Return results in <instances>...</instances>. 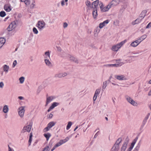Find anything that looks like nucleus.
<instances>
[{
  "mask_svg": "<svg viewBox=\"0 0 151 151\" xmlns=\"http://www.w3.org/2000/svg\"><path fill=\"white\" fill-rule=\"evenodd\" d=\"M68 26V24L66 22H64L63 24V27L64 28H66Z\"/></svg>",
  "mask_w": 151,
  "mask_h": 151,
  "instance_id": "nucleus-51",
  "label": "nucleus"
},
{
  "mask_svg": "<svg viewBox=\"0 0 151 151\" xmlns=\"http://www.w3.org/2000/svg\"><path fill=\"white\" fill-rule=\"evenodd\" d=\"M108 83V81H106L103 83L102 85V89H104L107 86Z\"/></svg>",
  "mask_w": 151,
  "mask_h": 151,
  "instance_id": "nucleus-39",
  "label": "nucleus"
},
{
  "mask_svg": "<svg viewBox=\"0 0 151 151\" xmlns=\"http://www.w3.org/2000/svg\"><path fill=\"white\" fill-rule=\"evenodd\" d=\"M99 0H96V1H93V6H94L93 9H97V6L100 3L99 2Z\"/></svg>",
  "mask_w": 151,
  "mask_h": 151,
  "instance_id": "nucleus-28",
  "label": "nucleus"
},
{
  "mask_svg": "<svg viewBox=\"0 0 151 151\" xmlns=\"http://www.w3.org/2000/svg\"><path fill=\"white\" fill-rule=\"evenodd\" d=\"M114 78L118 80H123L127 79L126 77L123 75H115Z\"/></svg>",
  "mask_w": 151,
  "mask_h": 151,
  "instance_id": "nucleus-16",
  "label": "nucleus"
},
{
  "mask_svg": "<svg viewBox=\"0 0 151 151\" xmlns=\"http://www.w3.org/2000/svg\"><path fill=\"white\" fill-rule=\"evenodd\" d=\"M18 98L20 100H23L24 99V97L22 96H19L18 97Z\"/></svg>",
  "mask_w": 151,
  "mask_h": 151,
  "instance_id": "nucleus-57",
  "label": "nucleus"
},
{
  "mask_svg": "<svg viewBox=\"0 0 151 151\" xmlns=\"http://www.w3.org/2000/svg\"><path fill=\"white\" fill-rule=\"evenodd\" d=\"M35 0H33L31 2L29 7L30 9H33L35 8Z\"/></svg>",
  "mask_w": 151,
  "mask_h": 151,
  "instance_id": "nucleus-25",
  "label": "nucleus"
},
{
  "mask_svg": "<svg viewBox=\"0 0 151 151\" xmlns=\"http://www.w3.org/2000/svg\"><path fill=\"white\" fill-rule=\"evenodd\" d=\"M17 24V21H14L12 22L7 28L8 31H10L13 30L16 27Z\"/></svg>",
  "mask_w": 151,
  "mask_h": 151,
  "instance_id": "nucleus-7",
  "label": "nucleus"
},
{
  "mask_svg": "<svg viewBox=\"0 0 151 151\" xmlns=\"http://www.w3.org/2000/svg\"><path fill=\"white\" fill-rule=\"evenodd\" d=\"M55 98L54 96H47L46 98V103L45 106H46L47 105L50 103Z\"/></svg>",
  "mask_w": 151,
  "mask_h": 151,
  "instance_id": "nucleus-10",
  "label": "nucleus"
},
{
  "mask_svg": "<svg viewBox=\"0 0 151 151\" xmlns=\"http://www.w3.org/2000/svg\"><path fill=\"white\" fill-rule=\"evenodd\" d=\"M126 8V7H122V8L120 10V11L122 10H124Z\"/></svg>",
  "mask_w": 151,
  "mask_h": 151,
  "instance_id": "nucleus-64",
  "label": "nucleus"
},
{
  "mask_svg": "<svg viewBox=\"0 0 151 151\" xmlns=\"http://www.w3.org/2000/svg\"><path fill=\"white\" fill-rule=\"evenodd\" d=\"M100 31V30L98 28H97L96 29H95L94 31V35H97L99 33V32Z\"/></svg>",
  "mask_w": 151,
  "mask_h": 151,
  "instance_id": "nucleus-46",
  "label": "nucleus"
},
{
  "mask_svg": "<svg viewBox=\"0 0 151 151\" xmlns=\"http://www.w3.org/2000/svg\"><path fill=\"white\" fill-rule=\"evenodd\" d=\"M109 21L108 20H106L103 22H101L100 23L99 26V27L100 29L103 28V27L107 25L109 22Z\"/></svg>",
  "mask_w": 151,
  "mask_h": 151,
  "instance_id": "nucleus-19",
  "label": "nucleus"
},
{
  "mask_svg": "<svg viewBox=\"0 0 151 151\" xmlns=\"http://www.w3.org/2000/svg\"><path fill=\"white\" fill-rule=\"evenodd\" d=\"M33 32L34 33L37 34L38 33V31L35 27H34L33 29Z\"/></svg>",
  "mask_w": 151,
  "mask_h": 151,
  "instance_id": "nucleus-48",
  "label": "nucleus"
},
{
  "mask_svg": "<svg viewBox=\"0 0 151 151\" xmlns=\"http://www.w3.org/2000/svg\"><path fill=\"white\" fill-rule=\"evenodd\" d=\"M99 6L101 11L102 12H108L111 8L109 4L106 6H104L103 3L101 2H100V3L99 4Z\"/></svg>",
  "mask_w": 151,
  "mask_h": 151,
  "instance_id": "nucleus-3",
  "label": "nucleus"
},
{
  "mask_svg": "<svg viewBox=\"0 0 151 151\" xmlns=\"http://www.w3.org/2000/svg\"><path fill=\"white\" fill-rule=\"evenodd\" d=\"M128 143V141H126L123 143L121 148V151H125L126 150Z\"/></svg>",
  "mask_w": 151,
  "mask_h": 151,
  "instance_id": "nucleus-18",
  "label": "nucleus"
},
{
  "mask_svg": "<svg viewBox=\"0 0 151 151\" xmlns=\"http://www.w3.org/2000/svg\"><path fill=\"white\" fill-rule=\"evenodd\" d=\"M146 13L147 11L146 10H144L142 11L140 14L139 17L143 19L146 16Z\"/></svg>",
  "mask_w": 151,
  "mask_h": 151,
  "instance_id": "nucleus-27",
  "label": "nucleus"
},
{
  "mask_svg": "<svg viewBox=\"0 0 151 151\" xmlns=\"http://www.w3.org/2000/svg\"><path fill=\"white\" fill-rule=\"evenodd\" d=\"M53 116V114H51L50 113L47 115V117L48 119H50Z\"/></svg>",
  "mask_w": 151,
  "mask_h": 151,
  "instance_id": "nucleus-50",
  "label": "nucleus"
},
{
  "mask_svg": "<svg viewBox=\"0 0 151 151\" xmlns=\"http://www.w3.org/2000/svg\"><path fill=\"white\" fill-rule=\"evenodd\" d=\"M4 86V83L2 82H0V88H3Z\"/></svg>",
  "mask_w": 151,
  "mask_h": 151,
  "instance_id": "nucleus-52",
  "label": "nucleus"
},
{
  "mask_svg": "<svg viewBox=\"0 0 151 151\" xmlns=\"http://www.w3.org/2000/svg\"><path fill=\"white\" fill-rule=\"evenodd\" d=\"M86 5L87 6V9L88 10H90L91 9L94 8L93 6V4H91L90 1H87L86 2Z\"/></svg>",
  "mask_w": 151,
  "mask_h": 151,
  "instance_id": "nucleus-21",
  "label": "nucleus"
},
{
  "mask_svg": "<svg viewBox=\"0 0 151 151\" xmlns=\"http://www.w3.org/2000/svg\"><path fill=\"white\" fill-rule=\"evenodd\" d=\"M140 147L139 145H138L135 148L133 151H138Z\"/></svg>",
  "mask_w": 151,
  "mask_h": 151,
  "instance_id": "nucleus-47",
  "label": "nucleus"
},
{
  "mask_svg": "<svg viewBox=\"0 0 151 151\" xmlns=\"http://www.w3.org/2000/svg\"><path fill=\"white\" fill-rule=\"evenodd\" d=\"M2 68L3 71L5 74H6L8 72L10 69L9 66L6 65H4L2 66Z\"/></svg>",
  "mask_w": 151,
  "mask_h": 151,
  "instance_id": "nucleus-20",
  "label": "nucleus"
},
{
  "mask_svg": "<svg viewBox=\"0 0 151 151\" xmlns=\"http://www.w3.org/2000/svg\"><path fill=\"white\" fill-rule=\"evenodd\" d=\"M142 19L140 17L139 18L137 19L134 21L132 22V24L133 25H134L136 24H138L140 23Z\"/></svg>",
  "mask_w": 151,
  "mask_h": 151,
  "instance_id": "nucleus-29",
  "label": "nucleus"
},
{
  "mask_svg": "<svg viewBox=\"0 0 151 151\" xmlns=\"http://www.w3.org/2000/svg\"><path fill=\"white\" fill-rule=\"evenodd\" d=\"M44 59H48L50 58V52L49 51H46L45 52L43 55Z\"/></svg>",
  "mask_w": 151,
  "mask_h": 151,
  "instance_id": "nucleus-26",
  "label": "nucleus"
},
{
  "mask_svg": "<svg viewBox=\"0 0 151 151\" xmlns=\"http://www.w3.org/2000/svg\"><path fill=\"white\" fill-rule=\"evenodd\" d=\"M68 58L70 60L76 63H78V60L73 56L71 55H68Z\"/></svg>",
  "mask_w": 151,
  "mask_h": 151,
  "instance_id": "nucleus-23",
  "label": "nucleus"
},
{
  "mask_svg": "<svg viewBox=\"0 0 151 151\" xmlns=\"http://www.w3.org/2000/svg\"><path fill=\"white\" fill-rule=\"evenodd\" d=\"M140 43V42L137 40L132 42L130 45V46L133 47H136Z\"/></svg>",
  "mask_w": 151,
  "mask_h": 151,
  "instance_id": "nucleus-17",
  "label": "nucleus"
},
{
  "mask_svg": "<svg viewBox=\"0 0 151 151\" xmlns=\"http://www.w3.org/2000/svg\"><path fill=\"white\" fill-rule=\"evenodd\" d=\"M68 1V0H63L61 1V5L62 6H63L65 5V4L66 6L68 5V3L67 2Z\"/></svg>",
  "mask_w": 151,
  "mask_h": 151,
  "instance_id": "nucleus-40",
  "label": "nucleus"
},
{
  "mask_svg": "<svg viewBox=\"0 0 151 151\" xmlns=\"http://www.w3.org/2000/svg\"><path fill=\"white\" fill-rule=\"evenodd\" d=\"M126 40L122 41L119 43L113 45L111 48L112 50L115 52H117L119 49L126 43Z\"/></svg>",
  "mask_w": 151,
  "mask_h": 151,
  "instance_id": "nucleus-2",
  "label": "nucleus"
},
{
  "mask_svg": "<svg viewBox=\"0 0 151 151\" xmlns=\"http://www.w3.org/2000/svg\"><path fill=\"white\" fill-rule=\"evenodd\" d=\"M126 99L127 101L131 105L134 106H137V103L129 96H126Z\"/></svg>",
  "mask_w": 151,
  "mask_h": 151,
  "instance_id": "nucleus-8",
  "label": "nucleus"
},
{
  "mask_svg": "<svg viewBox=\"0 0 151 151\" xmlns=\"http://www.w3.org/2000/svg\"><path fill=\"white\" fill-rule=\"evenodd\" d=\"M4 8V10L7 12H9L12 10L11 6L8 5H5Z\"/></svg>",
  "mask_w": 151,
  "mask_h": 151,
  "instance_id": "nucleus-31",
  "label": "nucleus"
},
{
  "mask_svg": "<svg viewBox=\"0 0 151 151\" xmlns=\"http://www.w3.org/2000/svg\"><path fill=\"white\" fill-rule=\"evenodd\" d=\"M120 2V0H112L109 3V4L111 7L117 6Z\"/></svg>",
  "mask_w": 151,
  "mask_h": 151,
  "instance_id": "nucleus-11",
  "label": "nucleus"
},
{
  "mask_svg": "<svg viewBox=\"0 0 151 151\" xmlns=\"http://www.w3.org/2000/svg\"><path fill=\"white\" fill-rule=\"evenodd\" d=\"M122 141V139L121 138H119L116 141V143L114 145L119 148V145Z\"/></svg>",
  "mask_w": 151,
  "mask_h": 151,
  "instance_id": "nucleus-33",
  "label": "nucleus"
},
{
  "mask_svg": "<svg viewBox=\"0 0 151 151\" xmlns=\"http://www.w3.org/2000/svg\"><path fill=\"white\" fill-rule=\"evenodd\" d=\"M111 65H112V64H107V65H106V67H112Z\"/></svg>",
  "mask_w": 151,
  "mask_h": 151,
  "instance_id": "nucleus-60",
  "label": "nucleus"
},
{
  "mask_svg": "<svg viewBox=\"0 0 151 151\" xmlns=\"http://www.w3.org/2000/svg\"><path fill=\"white\" fill-rule=\"evenodd\" d=\"M6 15V13L4 11H2L0 12V16L1 17H4Z\"/></svg>",
  "mask_w": 151,
  "mask_h": 151,
  "instance_id": "nucleus-44",
  "label": "nucleus"
},
{
  "mask_svg": "<svg viewBox=\"0 0 151 151\" xmlns=\"http://www.w3.org/2000/svg\"><path fill=\"white\" fill-rule=\"evenodd\" d=\"M72 124V122H69L66 127V129L68 130L71 127Z\"/></svg>",
  "mask_w": 151,
  "mask_h": 151,
  "instance_id": "nucleus-41",
  "label": "nucleus"
},
{
  "mask_svg": "<svg viewBox=\"0 0 151 151\" xmlns=\"http://www.w3.org/2000/svg\"><path fill=\"white\" fill-rule=\"evenodd\" d=\"M17 62L16 60H14L12 64V67L13 68H14L15 66L17 65Z\"/></svg>",
  "mask_w": 151,
  "mask_h": 151,
  "instance_id": "nucleus-49",
  "label": "nucleus"
},
{
  "mask_svg": "<svg viewBox=\"0 0 151 151\" xmlns=\"http://www.w3.org/2000/svg\"><path fill=\"white\" fill-rule=\"evenodd\" d=\"M21 1L24 2L27 6H29L31 2L30 0H21Z\"/></svg>",
  "mask_w": 151,
  "mask_h": 151,
  "instance_id": "nucleus-34",
  "label": "nucleus"
},
{
  "mask_svg": "<svg viewBox=\"0 0 151 151\" xmlns=\"http://www.w3.org/2000/svg\"><path fill=\"white\" fill-rule=\"evenodd\" d=\"M6 42L5 39L2 37L0 38V48L3 46Z\"/></svg>",
  "mask_w": 151,
  "mask_h": 151,
  "instance_id": "nucleus-30",
  "label": "nucleus"
},
{
  "mask_svg": "<svg viewBox=\"0 0 151 151\" xmlns=\"http://www.w3.org/2000/svg\"><path fill=\"white\" fill-rule=\"evenodd\" d=\"M45 23L43 21H38L37 24V27L40 30H41L43 29L45 27Z\"/></svg>",
  "mask_w": 151,
  "mask_h": 151,
  "instance_id": "nucleus-6",
  "label": "nucleus"
},
{
  "mask_svg": "<svg viewBox=\"0 0 151 151\" xmlns=\"http://www.w3.org/2000/svg\"><path fill=\"white\" fill-rule=\"evenodd\" d=\"M99 132V131H98L94 135V138H96L97 136L98 135V132Z\"/></svg>",
  "mask_w": 151,
  "mask_h": 151,
  "instance_id": "nucleus-59",
  "label": "nucleus"
},
{
  "mask_svg": "<svg viewBox=\"0 0 151 151\" xmlns=\"http://www.w3.org/2000/svg\"><path fill=\"white\" fill-rule=\"evenodd\" d=\"M32 133L31 132L29 134V139L28 141V144L29 146H30L31 145V143L32 140Z\"/></svg>",
  "mask_w": 151,
  "mask_h": 151,
  "instance_id": "nucleus-37",
  "label": "nucleus"
},
{
  "mask_svg": "<svg viewBox=\"0 0 151 151\" xmlns=\"http://www.w3.org/2000/svg\"><path fill=\"white\" fill-rule=\"evenodd\" d=\"M25 106H22L18 108L17 110L18 114L21 118H23L25 113Z\"/></svg>",
  "mask_w": 151,
  "mask_h": 151,
  "instance_id": "nucleus-4",
  "label": "nucleus"
},
{
  "mask_svg": "<svg viewBox=\"0 0 151 151\" xmlns=\"http://www.w3.org/2000/svg\"><path fill=\"white\" fill-rule=\"evenodd\" d=\"M147 35H144L142 36L141 37L138 39V40L140 42V43L143 40L145 39L147 37Z\"/></svg>",
  "mask_w": 151,
  "mask_h": 151,
  "instance_id": "nucleus-35",
  "label": "nucleus"
},
{
  "mask_svg": "<svg viewBox=\"0 0 151 151\" xmlns=\"http://www.w3.org/2000/svg\"><path fill=\"white\" fill-rule=\"evenodd\" d=\"M67 75V73L65 72L55 74V77L56 78H61L66 76Z\"/></svg>",
  "mask_w": 151,
  "mask_h": 151,
  "instance_id": "nucleus-12",
  "label": "nucleus"
},
{
  "mask_svg": "<svg viewBox=\"0 0 151 151\" xmlns=\"http://www.w3.org/2000/svg\"><path fill=\"white\" fill-rule=\"evenodd\" d=\"M24 77H22L19 78V81L20 83L22 84L23 83L24 81Z\"/></svg>",
  "mask_w": 151,
  "mask_h": 151,
  "instance_id": "nucleus-42",
  "label": "nucleus"
},
{
  "mask_svg": "<svg viewBox=\"0 0 151 151\" xmlns=\"http://www.w3.org/2000/svg\"><path fill=\"white\" fill-rule=\"evenodd\" d=\"M121 61V60H120V59H119V60H116V63H117V64H119V63H123L122 62H120Z\"/></svg>",
  "mask_w": 151,
  "mask_h": 151,
  "instance_id": "nucleus-56",
  "label": "nucleus"
},
{
  "mask_svg": "<svg viewBox=\"0 0 151 151\" xmlns=\"http://www.w3.org/2000/svg\"><path fill=\"white\" fill-rule=\"evenodd\" d=\"M56 48L57 50L59 52H60L61 51L62 49L60 47H59L56 46Z\"/></svg>",
  "mask_w": 151,
  "mask_h": 151,
  "instance_id": "nucleus-53",
  "label": "nucleus"
},
{
  "mask_svg": "<svg viewBox=\"0 0 151 151\" xmlns=\"http://www.w3.org/2000/svg\"><path fill=\"white\" fill-rule=\"evenodd\" d=\"M32 123H29V124L25 126L22 130V132L23 133L26 132H29L32 129Z\"/></svg>",
  "mask_w": 151,
  "mask_h": 151,
  "instance_id": "nucleus-5",
  "label": "nucleus"
},
{
  "mask_svg": "<svg viewBox=\"0 0 151 151\" xmlns=\"http://www.w3.org/2000/svg\"><path fill=\"white\" fill-rule=\"evenodd\" d=\"M101 91V88H98L96 90L93 98V100L94 101H95L96 100L100 92Z\"/></svg>",
  "mask_w": 151,
  "mask_h": 151,
  "instance_id": "nucleus-15",
  "label": "nucleus"
},
{
  "mask_svg": "<svg viewBox=\"0 0 151 151\" xmlns=\"http://www.w3.org/2000/svg\"><path fill=\"white\" fill-rule=\"evenodd\" d=\"M92 15L94 19H96L97 18L98 16L97 9H93Z\"/></svg>",
  "mask_w": 151,
  "mask_h": 151,
  "instance_id": "nucleus-24",
  "label": "nucleus"
},
{
  "mask_svg": "<svg viewBox=\"0 0 151 151\" xmlns=\"http://www.w3.org/2000/svg\"><path fill=\"white\" fill-rule=\"evenodd\" d=\"M137 140V138H136L132 142L130 147L127 150V151H131L133 149L135 144L136 143Z\"/></svg>",
  "mask_w": 151,
  "mask_h": 151,
  "instance_id": "nucleus-13",
  "label": "nucleus"
},
{
  "mask_svg": "<svg viewBox=\"0 0 151 151\" xmlns=\"http://www.w3.org/2000/svg\"><path fill=\"white\" fill-rule=\"evenodd\" d=\"M124 63H121L119 64H112V67H118V66H121L122 65H123Z\"/></svg>",
  "mask_w": 151,
  "mask_h": 151,
  "instance_id": "nucleus-43",
  "label": "nucleus"
},
{
  "mask_svg": "<svg viewBox=\"0 0 151 151\" xmlns=\"http://www.w3.org/2000/svg\"><path fill=\"white\" fill-rule=\"evenodd\" d=\"M140 53V52H134L133 53L134 54L137 55V54H139Z\"/></svg>",
  "mask_w": 151,
  "mask_h": 151,
  "instance_id": "nucleus-61",
  "label": "nucleus"
},
{
  "mask_svg": "<svg viewBox=\"0 0 151 151\" xmlns=\"http://www.w3.org/2000/svg\"><path fill=\"white\" fill-rule=\"evenodd\" d=\"M135 56H129L128 57V58H131V59H132L133 58H134Z\"/></svg>",
  "mask_w": 151,
  "mask_h": 151,
  "instance_id": "nucleus-62",
  "label": "nucleus"
},
{
  "mask_svg": "<svg viewBox=\"0 0 151 151\" xmlns=\"http://www.w3.org/2000/svg\"><path fill=\"white\" fill-rule=\"evenodd\" d=\"M150 113H148L147 114L146 116L145 117L143 121V123L144 124H145L146 122H147V120L148 119L150 115Z\"/></svg>",
  "mask_w": 151,
  "mask_h": 151,
  "instance_id": "nucleus-36",
  "label": "nucleus"
},
{
  "mask_svg": "<svg viewBox=\"0 0 151 151\" xmlns=\"http://www.w3.org/2000/svg\"><path fill=\"white\" fill-rule=\"evenodd\" d=\"M9 106L6 105L3 106L2 111L4 114L7 113L9 111Z\"/></svg>",
  "mask_w": 151,
  "mask_h": 151,
  "instance_id": "nucleus-22",
  "label": "nucleus"
},
{
  "mask_svg": "<svg viewBox=\"0 0 151 151\" xmlns=\"http://www.w3.org/2000/svg\"><path fill=\"white\" fill-rule=\"evenodd\" d=\"M119 148L114 145L111 148V151H116L117 150H118Z\"/></svg>",
  "mask_w": 151,
  "mask_h": 151,
  "instance_id": "nucleus-45",
  "label": "nucleus"
},
{
  "mask_svg": "<svg viewBox=\"0 0 151 151\" xmlns=\"http://www.w3.org/2000/svg\"><path fill=\"white\" fill-rule=\"evenodd\" d=\"M56 123L54 122H49L47 125V127H45L43 130V131L44 132H46L49 131L50 129L52 127L54 126Z\"/></svg>",
  "mask_w": 151,
  "mask_h": 151,
  "instance_id": "nucleus-9",
  "label": "nucleus"
},
{
  "mask_svg": "<svg viewBox=\"0 0 151 151\" xmlns=\"http://www.w3.org/2000/svg\"><path fill=\"white\" fill-rule=\"evenodd\" d=\"M148 95L149 96H151V89L150 91L148 92Z\"/></svg>",
  "mask_w": 151,
  "mask_h": 151,
  "instance_id": "nucleus-63",
  "label": "nucleus"
},
{
  "mask_svg": "<svg viewBox=\"0 0 151 151\" xmlns=\"http://www.w3.org/2000/svg\"><path fill=\"white\" fill-rule=\"evenodd\" d=\"M151 27V22L149 23L146 26V28L147 29Z\"/></svg>",
  "mask_w": 151,
  "mask_h": 151,
  "instance_id": "nucleus-54",
  "label": "nucleus"
},
{
  "mask_svg": "<svg viewBox=\"0 0 151 151\" xmlns=\"http://www.w3.org/2000/svg\"><path fill=\"white\" fill-rule=\"evenodd\" d=\"M51 136V134L49 133H47L44 134V136L46 137L47 140H49V138Z\"/></svg>",
  "mask_w": 151,
  "mask_h": 151,
  "instance_id": "nucleus-38",
  "label": "nucleus"
},
{
  "mask_svg": "<svg viewBox=\"0 0 151 151\" xmlns=\"http://www.w3.org/2000/svg\"><path fill=\"white\" fill-rule=\"evenodd\" d=\"M44 60L45 63L46 65L49 66H52V63L49 60V59H44Z\"/></svg>",
  "mask_w": 151,
  "mask_h": 151,
  "instance_id": "nucleus-32",
  "label": "nucleus"
},
{
  "mask_svg": "<svg viewBox=\"0 0 151 151\" xmlns=\"http://www.w3.org/2000/svg\"><path fill=\"white\" fill-rule=\"evenodd\" d=\"M32 37H29V38H28V40L27 41V43H30L31 40H32Z\"/></svg>",
  "mask_w": 151,
  "mask_h": 151,
  "instance_id": "nucleus-55",
  "label": "nucleus"
},
{
  "mask_svg": "<svg viewBox=\"0 0 151 151\" xmlns=\"http://www.w3.org/2000/svg\"><path fill=\"white\" fill-rule=\"evenodd\" d=\"M8 151H14V150L11 148L9 146H8Z\"/></svg>",
  "mask_w": 151,
  "mask_h": 151,
  "instance_id": "nucleus-58",
  "label": "nucleus"
},
{
  "mask_svg": "<svg viewBox=\"0 0 151 151\" xmlns=\"http://www.w3.org/2000/svg\"><path fill=\"white\" fill-rule=\"evenodd\" d=\"M59 105V103L57 102H54L51 104V106L47 110L48 112L52 110L55 107H56Z\"/></svg>",
  "mask_w": 151,
  "mask_h": 151,
  "instance_id": "nucleus-14",
  "label": "nucleus"
},
{
  "mask_svg": "<svg viewBox=\"0 0 151 151\" xmlns=\"http://www.w3.org/2000/svg\"><path fill=\"white\" fill-rule=\"evenodd\" d=\"M69 139V138L68 137H67L65 139H61L59 142L56 144L52 148V142H50L47 146L43 148L42 151H49L51 148L52 149H51V151H53L56 148L66 142L68 141Z\"/></svg>",
  "mask_w": 151,
  "mask_h": 151,
  "instance_id": "nucleus-1",
  "label": "nucleus"
}]
</instances>
